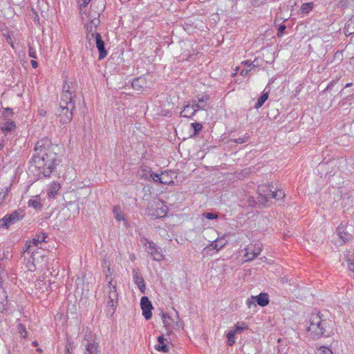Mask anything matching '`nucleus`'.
I'll use <instances>...</instances> for the list:
<instances>
[{
	"instance_id": "obj_49",
	"label": "nucleus",
	"mask_w": 354,
	"mask_h": 354,
	"mask_svg": "<svg viewBox=\"0 0 354 354\" xmlns=\"http://www.w3.org/2000/svg\"><path fill=\"white\" fill-rule=\"evenodd\" d=\"M99 22H100L99 19H95V20L92 21V24L95 26V29H96L97 26L99 24Z\"/></svg>"
},
{
	"instance_id": "obj_6",
	"label": "nucleus",
	"mask_w": 354,
	"mask_h": 354,
	"mask_svg": "<svg viewBox=\"0 0 354 354\" xmlns=\"http://www.w3.org/2000/svg\"><path fill=\"white\" fill-rule=\"evenodd\" d=\"M46 236L44 234L38 235L37 238L33 239L31 241L26 244V248L23 252L22 257L26 258V255L28 254L31 258L34 259L36 254L38 253V243L45 241Z\"/></svg>"
},
{
	"instance_id": "obj_25",
	"label": "nucleus",
	"mask_w": 354,
	"mask_h": 354,
	"mask_svg": "<svg viewBox=\"0 0 354 354\" xmlns=\"http://www.w3.org/2000/svg\"><path fill=\"white\" fill-rule=\"evenodd\" d=\"M354 33V15L350 18L346 23L344 27V34L346 36L351 35Z\"/></svg>"
},
{
	"instance_id": "obj_36",
	"label": "nucleus",
	"mask_w": 354,
	"mask_h": 354,
	"mask_svg": "<svg viewBox=\"0 0 354 354\" xmlns=\"http://www.w3.org/2000/svg\"><path fill=\"white\" fill-rule=\"evenodd\" d=\"M248 328V326L245 325V324L242 323L241 325L236 324L235 326V330H233V331H236V333H241L243 330Z\"/></svg>"
},
{
	"instance_id": "obj_55",
	"label": "nucleus",
	"mask_w": 354,
	"mask_h": 354,
	"mask_svg": "<svg viewBox=\"0 0 354 354\" xmlns=\"http://www.w3.org/2000/svg\"><path fill=\"white\" fill-rule=\"evenodd\" d=\"M33 345H34V346H37V345H38V344H37V342H33Z\"/></svg>"
},
{
	"instance_id": "obj_16",
	"label": "nucleus",
	"mask_w": 354,
	"mask_h": 354,
	"mask_svg": "<svg viewBox=\"0 0 354 354\" xmlns=\"http://www.w3.org/2000/svg\"><path fill=\"white\" fill-rule=\"evenodd\" d=\"M258 192L259 194V201L263 203L268 201V199H270L271 196L269 194H272L273 190H272L269 185H263L259 186Z\"/></svg>"
},
{
	"instance_id": "obj_28",
	"label": "nucleus",
	"mask_w": 354,
	"mask_h": 354,
	"mask_svg": "<svg viewBox=\"0 0 354 354\" xmlns=\"http://www.w3.org/2000/svg\"><path fill=\"white\" fill-rule=\"evenodd\" d=\"M113 213L115 218L118 221H123L124 222V223L126 224L124 214L119 206L113 207Z\"/></svg>"
},
{
	"instance_id": "obj_3",
	"label": "nucleus",
	"mask_w": 354,
	"mask_h": 354,
	"mask_svg": "<svg viewBox=\"0 0 354 354\" xmlns=\"http://www.w3.org/2000/svg\"><path fill=\"white\" fill-rule=\"evenodd\" d=\"M309 326L307 331L313 339L329 337L333 334V322L330 319H323L319 313H313L309 318Z\"/></svg>"
},
{
	"instance_id": "obj_18",
	"label": "nucleus",
	"mask_w": 354,
	"mask_h": 354,
	"mask_svg": "<svg viewBox=\"0 0 354 354\" xmlns=\"http://www.w3.org/2000/svg\"><path fill=\"white\" fill-rule=\"evenodd\" d=\"M167 343L168 341L164 337V336L160 335L158 337V343L155 346V349L165 353H168L169 347Z\"/></svg>"
},
{
	"instance_id": "obj_35",
	"label": "nucleus",
	"mask_w": 354,
	"mask_h": 354,
	"mask_svg": "<svg viewBox=\"0 0 354 354\" xmlns=\"http://www.w3.org/2000/svg\"><path fill=\"white\" fill-rule=\"evenodd\" d=\"M17 328H18L19 333L21 334V335L23 337H26L27 335V332H26V327L24 326V325H23L22 324H19L17 325Z\"/></svg>"
},
{
	"instance_id": "obj_33",
	"label": "nucleus",
	"mask_w": 354,
	"mask_h": 354,
	"mask_svg": "<svg viewBox=\"0 0 354 354\" xmlns=\"http://www.w3.org/2000/svg\"><path fill=\"white\" fill-rule=\"evenodd\" d=\"M245 65H248L250 67H251V68H256V67H258L259 66H260V63H259V59L257 58H255L253 62H252L251 63H249V61H245L243 62Z\"/></svg>"
},
{
	"instance_id": "obj_17",
	"label": "nucleus",
	"mask_w": 354,
	"mask_h": 354,
	"mask_svg": "<svg viewBox=\"0 0 354 354\" xmlns=\"http://www.w3.org/2000/svg\"><path fill=\"white\" fill-rule=\"evenodd\" d=\"M133 279L134 283L137 285L141 292L145 293L146 290L145 281L138 269L133 270Z\"/></svg>"
},
{
	"instance_id": "obj_2",
	"label": "nucleus",
	"mask_w": 354,
	"mask_h": 354,
	"mask_svg": "<svg viewBox=\"0 0 354 354\" xmlns=\"http://www.w3.org/2000/svg\"><path fill=\"white\" fill-rule=\"evenodd\" d=\"M72 85L66 82L63 86L62 93L58 109V118L59 122L64 124L71 122L73 118V110L75 109L73 102V91Z\"/></svg>"
},
{
	"instance_id": "obj_1",
	"label": "nucleus",
	"mask_w": 354,
	"mask_h": 354,
	"mask_svg": "<svg viewBox=\"0 0 354 354\" xmlns=\"http://www.w3.org/2000/svg\"><path fill=\"white\" fill-rule=\"evenodd\" d=\"M56 147L50 144L48 138L37 141L35 146V153L31 160L32 169H37L39 174L48 177L55 167Z\"/></svg>"
},
{
	"instance_id": "obj_14",
	"label": "nucleus",
	"mask_w": 354,
	"mask_h": 354,
	"mask_svg": "<svg viewBox=\"0 0 354 354\" xmlns=\"http://www.w3.org/2000/svg\"><path fill=\"white\" fill-rule=\"evenodd\" d=\"M84 340L86 341V343L85 344L86 349L84 354H101V351L99 350L98 343L91 338H88L86 333Z\"/></svg>"
},
{
	"instance_id": "obj_20",
	"label": "nucleus",
	"mask_w": 354,
	"mask_h": 354,
	"mask_svg": "<svg viewBox=\"0 0 354 354\" xmlns=\"http://www.w3.org/2000/svg\"><path fill=\"white\" fill-rule=\"evenodd\" d=\"M227 243V241L224 236L217 239L216 241H212L209 245L208 248H212L216 251L220 250Z\"/></svg>"
},
{
	"instance_id": "obj_11",
	"label": "nucleus",
	"mask_w": 354,
	"mask_h": 354,
	"mask_svg": "<svg viewBox=\"0 0 354 354\" xmlns=\"http://www.w3.org/2000/svg\"><path fill=\"white\" fill-rule=\"evenodd\" d=\"M337 239L335 240V243L337 245H342L352 239V235L346 231V228L340 225L336 230Z\"/></svg>"
},
{
	"instance_id": "obj_30",
	"label": "nucleus",
	"mask_w": 354,
	"mask_h": 354,
	"mask_svg": "<svg viewBox=\"0 0 354 354\" xmlns=\"http://www.w3.org/2000/svg\"><path fill=\"white\" fill-rule=\"evenodd\" d=\"M269 194L271 196L270 198H275L277 200L283 199L286 196L284 192L281 189H277L276 191H273L272 194L270 193Z\"/></svg>"
},
{
	"instance_id": "obj_47",
	"label": "nucleus",
	"mask_w": 354,
	"mask_h": 354,
	"mask_svg": "<svg viewBox=\"0 0 354 354\" xmlns=\"http://www.w3.org/2000/svg\"><path fill=\"white\" fill-rule=\"evenodd\" d=\"M139 82H140V79H136L134 80L133 82H132V86L133 88H136V86H139Z\"/></svg>"
},
{
	"instance_id": "obj_40",
	"label": "nucleus",
	"mask_w": 354,
	"mask_h": 354,
	"mask_svg": "<svg viewBox=\"0 0 354 354\" xmlns=\"http://www.w3.org/2000/svg\"><path fill=\"white\" fill-rule=\"evenodd\" d=\"M28 48V55L34 59H37V53L36 50L31 46L29 45Z\"/></svg>"
},
{
	"instance_id": "obj_56",
	"label": "nucleus",
	"mask_w": 354,
	"mask_h": 354,
	"mask_svg": "<svg viewBox=\"0 0 354 354\" xmlns=\"http://www.w3.org/2000/svg\"><path fill=\"white\" fill-rule=\"evenodd\" d=\"M277 23H278V21H277V19H275V20H274V24H276Z\"/></svg>"
},
{
	"instance_id": "obj_23",
	"label": "nucleus",
	"mask_w": 354,
	"mask_h": 354,
	"mask_svg": "<svg viewBox=\"0 0 354 354\" xmlns=\"http://www.w3.org/2000/svg\"><path fill=\"white\" fill-rule=\"evenodd\" d=\"M15 127V124L12 120H7L1 126V130L5 135H7L9 132L14 130Z\"/></svg>"
},
{
	"instance_id": "obj_52",
	"label": "nucleus",
	"mask_w": 354,
	"mask_h": 354,
	"mask_svg": "<svg viewBox=\"0 0 354 354\" xmlns=\"http://www.w3.org/2000/svg\"><path fill=\"white\" fill-rule=\"evenodd\" d=\"M4 146V141L3 140L1 142H0V151L3 149Z\"/></svg>"
},
{
	"instance_id": "obj_19",
	"label": "nucleus",
	"mask_w": 354,
	"mask_h": 354,
	"mask_svg": "<svg viewBox=\"0 0 354 354\" xmlns=\"http://www.w3.org/2000/svg\"><path fill=\"white\" fill-rule=\"evenodd\" d=\"M252 299H254L258 305L261 306H266L269 304V296L267 293L261 292L256 297H252Z\"/></svg>"
},
{
	"instance_id": "obj_24",
	"label": "nucleus",
	"mask_w": 354,
	"mask_h": 354,
	"mask_svg": "<svg viewBox=\"0 0 354 354\" xmlns=\"http://www.w3.org/2000/svg\"><path fill=\"white\" fill-rule=\"evenodd\" d=\"M28 206L32 207L34 209L37 210H40L42 208V204L41 202V198L39 196H35L32 197L28 203Z\"/></svg>"
},
{
	"instance_id": "obj_51",
	"label": "nucleus",
	"mask_w": 354,
	"mask_h": 354,
	"mask_svg": "<svg viewBox=\"0 0 354 354\" xmlns=\"http://www.w3.org/2000/svg\"><path fill=\"white\" fill-rule=\"evenodd\" d=\"M6 40H7L8 43H9L11 45V46L12 48H14V45H13V43L12 41V39H11V37L10 36H8Z\"/></svg>"
},
{
	"instance_id": "obj_44",
	"label": "nucleus",
	"mask_w": 354,
	"mask_h": 354,
	"mask_svg": "<svg viewBox=\"0 0 354 354\" xmlns=\"http://www.w3.org/2000/svg\"><path fill=\"white\" fill-rule=\"evenodd\" d=\"M348 269L354 272V261H352L351 260H348Z\"/></svg>"
},
{
	"instance_id": "obj_22",
	"label": "nucleus",
	"mask_w": 354,
	"mask_h": 354,
	"mask_svg": "<svg viewBox=\"0 0 354 354\" xmlns=\"http://www.w3.org/2000/svg\"><path fill=\"white\" fill-rule=\"evenodd\" d=\"M207 100H209L208 96L205 95V96H203L201 98H199L197 102L196 100L193 101L192 105L194 109H196V111L198 109H205V107L207 106L206 102Z\"/></svg>"
},
{
	"instance_id": "obj_54",
	"label": "nucleus",
	"mask_w": 354,
	"mask_h": 354,
	"mask_svg": "<svg viewBox=\"0 0 354 354\" xmlns=\"http://www.w3.org/2000/svg\"><path fill=\"white\" fill-rule=\"evenodd\" d=\"M351 84H352L351 83H348V84H347L346 85V86H345V87H348V86H350Z\"/></svg>"
},
{
	"instance_id": "obj_43",
	"label": "nucleus",
	"mask_w": 354,
	"mask_h": 354,
	"mask_svg": "<svg viewBox=\"0 0 354 354\" xmlns=\"http://www.w3.org/2000/svg\"><path fill=\"white\" fill-rule=\"evenodd\" d=\"M91 1V0H78L80 9L82 10L83 8L86 7Z\"/></svg>"
},
{
	"instance_id": "obj_7",
	"label": "nucleus",
	"mask_w": 354,
	"mask_h": 354,
	"mask_svg": "<svg viewBox=\"0 0 354 354\" xmlns=\"http://www.w3.org/2000/svg\"><path fill=\"white\" fill-rule=\"evenodd\" d=\"M162 319L165 327L167 334H170L172 330H180L182 327L181 324L179 322V316L176 313L175 317H172L171 315L167 313H162Z\"/></svg>"
},
{
	"instance_id": "obj_13",
	"label": "nucleus",
	"mask_w": 354,
	"mask_h": 354,
	"mask_svg": "<svg viewBox=\"0 0 354 354\" xmlns=\"http://www.w3.org/2000/svg\"><path fill=\"white\" fill-rule=\"evenodd\" d=\"M86 30L87 34L86 36V39L88 43V46H86V48H91V49L93 48L94 45L96 44L97 39H101L102 36L100 33L96 32V30H93V25H86Z\"/></svg>"
},
{
	"instance_id": "obj_39",
	"label": "nucleus",
	"mask_w": 354,
	"mask_h": 354,
	"mask_svg": "<svg viewBox=\"0 0 354 354\" xmlns=\"http://www.w3.org/2000/svg\"><path fill=\"white\" fill-rule=\"evenodd\" d=\"M204 217H205L207 219L212 220L216 219L218 218V214L212 212H206L203 214Z\"/></svg>"
},
{
	"instance_id": "obj_57",
	"label": "nucleus",
	"mask_w": 354,
	"mask_h": 354,
	"mask_svg": "<svg viewBox=\"0 0 354 354\" xmlns=\"http://www.w3.org/2000/svg\"><path fill=\"white\" fill-rule=\"evenodd\" d=\"M66 351H67V353H69V348H66ZM67 354H69V353H67Z\"/></svg>"
},
{
	"instance_id": "obj_8",
	"label": "nucleus",
	"mask_w": 354,
	"mask_h": 354,
	"mask_svg": "<svg viewBox=\"0 0 354 354\" xmlns=\"http://www.w3.org/2000/svg\"><path fill=\"white\" fill-rule=\"evenodd\" d=\"M174 176L176 178L175 173L171 171H165L160 174L150 173L149 178H151L155 183H160L163 185L174 184Z\"/></svg>"
},
{
	"instance_id": "obj_15",
	"label": "nucleus",
	"mask_w": 354,
	"mask_h": 354,
	"mask_svg": "<svg viewBox=\"0 0 354 354\" xmlns=\"http://www.w3.org/2000/svg\"><path fill=\"white\" fill-rule=\"evenodd\" d=\"M140 306L142 310V315L146 319H149L151 317V310L153 308L152 304L147 297H142L140 300Z\"/></svg>"
},
{
	"instance_id": "obj_42",
	"label": "nucleus",
	"mask_w": 354,
	"mask_h": 354,
	"mask_svg": "<svg viewBox=\"0 0 354 354\" xmlns=\"http://www.w3.org/2000/svg\"><path fill=\"white\" fill-rule=\"evenodd\" d=\"M32 261H28L26 268L28 269V270L33 272L35 270V266L34 264L35 258L34 259L32 258Z\"/></svg>"
},
{
	"instance_id": "obj_45",
	"label": "nucleus",
	"mask_w": 354,
	"mask_h": 354,
	"mask_svg": "<svg viewBox=\"0 0 354 354\" xmlns=\"http://www.w3.org/2000/svg\"><path fill=\"white\" fill-rule=\"evenodd\" d=\"M255 302L256 301H255L254 299H248L247 300V305H248V308H250L252 306H256Z\"/></svg>"
},
{
	"instance_id": "obj_27",
	"label": "nucleus",
	"mask_w": 354,
	"mask_h": 354,
	"mask_svg": "<svg viewBox=\"0 0 354 354\" xmlns=\"http://www.w3.org/2000/svg\"><path fill=\"white\" fill-rule=\"evenodd\" d=\"M60 189L59 183L57 182L53 183L48 187L47 194L49 197L53 198Z\"/></svg>"
},
{
	"instance_id": "obj_34",
	"label": "nucleus",
	"mask_w": 354,
	"mask_h": 354,
	"mask_svg": "<svg viewBox=\"0 0 354 354\" xmlns=\"http://www.w3.org/2000/svg\"><path fill=\"white\" fill-rule=\"evenodd\" d=\"M317 354H333L332 351L326 346H321L317 351Z\"/></svg>"
},
{
	"instance_id": "obj_38",
	"label": "nucleus",
	"mask_w": 354,
	"mask_h": 354,
	"mask_svg": "<svg viewBox=\"0 0 354 354\" xmlns=\"http://www.w3.org/2000/svg\"><path fill=\"white\" fill-rule=\"evenodd\" d=\"M249 139V136L245 133L242 138H239L237 139H235L234 140V142L236 143H239V144H242V143H245Z\"/></svg>"
},
{
	"instance_id": "obj_50",
	"label": "nucleus",
	"mask_w": 354,
	"mask_h": 354,
	"mask_svg": "<svg viewBox=\"0 0 354 354\" xmlns=\"http://www.w3.org/2000/svg\"><path fill=\"white\" fill-rule=\"evenodd\" d=\"M250 71H251V68H250V69H249V70H245V69H243V70L241 71V73H241V75H246L248 73V72H249Z\"/></svg>"
},
{
	"instance_id": "obj_48",
	"label": "nucleus",
	"mask_w": 354,
	"mask_h": 354,
	"mask_svg": "<svg viewBox=\"0 0 354 354\" xmlns=\"http://www.w3.org/2000/svg\"><path fill=\"white\" fill-rule=\"evenodd\" d=\"M30 63H31L32 66L34 68H37V66H38V63H37L35 60H32Z\"/></svg>"
},
{
	"instance_id": "obj_10",
	"label": "nucleus",
	"mask_w": 354,
	"mask_h": 354,
	"mask_svg": "<svg viewBox=\"0 0 354 354\" xmlns=\"http://www.w3.org/2000/svg\"><path fill=\"white\" fill-rule=\"evenodd\" d=\"M146 250L151 256L153 257V259L156 261H160L164 259V255L162 253L161 248L158 247L156 244L152 241L148 240L145 241Z\"/></svg>"
},
{
	"instance_id": "obj_41",
	"label": "nucleus",
	"mask_w": 354,
	"mask_h": 354,
	"mask_svg": "<svg viewBox=\"0 0 354 354\" xmlns=\"http://www.w3.org/2000/svg\"><path fill=\"white\" fill-rule=\"evenodd\" d=\"M286 29V26L285 24H281L278 28L277 36L279 37H282Z\"/></svg>"
},
{
	"instance_id": "obj_37",
	"label": "nucleus",
	"mask_w": 354,
	"mask_h": 354,
	"mask_svg": "<svg viewBox=\"0 0 354 354\" xmlns=\"http://www.w3.org/2000/svg\"><path fill=\"white\" fill-rule=\"evenodd\" d=\"M192 127L194 131V133L196 134L202 129V124L198 122L192 123Z\"/></svg>"
},
{
	"instance_id": "obj_53",
	"label": "nucleus",
	"mask_w": 354,
	"mask_h": 354,
	"mask_svg": "<svg viewBox=\"0 0 354 354\" xmlns=\"http://www.w3.org/2000/svg\"><path fill=\"white\" fill-rule=\"evenodd\" d=\"M266 0H254V1L257 2V3H258V2L263 3Z\"/></svg>"
},
{
	"instance_id": "obj_21",
	"label": "nucleus",
	"mask_w": 354,
	"mask_h": 354,
	"mask_svg": "<svg viewBox=\"0 0 354 354\" xmlns=\"http://www.w3.org/2000/svg\"><path fill=\"white\" fill-rule=\"evenodd\" d=\"M95 46L99 52V59H104L107 55V51L104 48V42L102 38L97 39Z\"/></svg>"
},
{
	"instance_id": "obj_26",
	"label": "nucleus",
	"mask_w": 354,
	"mask_h": 354,
	"mask_svg": "<svg viewBox=\"0 0 354 354\" xmlns=\"http://www.w3.org/2000/svg\"><path fill=\"white\" fill-rule=\"evenodd\" d=\"M196 112V109H194L192 105L187 104L181 111L180 115L185 118H191L195 115Z\"/></svg>"
},
{
	"instance_id": "obj_4",
	"label": "nucleus",
	"mask_w": 354,
	"mask_h": 354,
	"mask_svg": "<svg viewBox=\"0 0 354 354\" xmlns=\"http://www.w3.org/2000/svg\"><path fill=\"white\" fill-rule=\"evenodd\" d=\"M104 302L106 304V312L108 314L113 315L118 306V295L116 290L115 285L109 281L104 287Z\"/></svg>"
},
{
	"instance_id": "obj_29",
	"label": "nucleus",
	"mask_w": 354,
	"mask_h": 354,
	"mask_svg": "<svg viewBox=\"0 0 354 354\" xmlns=\"http://www.w3.org/2000/svg\"><path fill=\"white\" fill-rule=\"evenodd\" d=\"M268 93H263L257 100V102L254 106V108L258 109L260 107L263 106L264 102L268 100Z\"/></svg>"
},
{
	"instance_id": "obj_31",
	"label": "nucleus",
	"mask_w": 354,
	"mask_h": 354,
	"mask_svg": "<svg viewBox=\"0 0 354 354\" xmlns=\"http://www.w3.org/2000/svg\"><path fill=\"white\" fill-rule=\"evenodd\" d=\"M313 8V3H305L301 7V10L304 14H308Z\"/></svg>"
},
{
	"instance_id": "obj_5",
	"label": "nucleus",
	"mask_w": 354,
	"mask_h": 354,
	"mask_svg": "<svg viewBox=\"0 0 354 354\" xmlns=\"http://www.w3.org/2000/svg\"><path fill=\"white\" fill-rule=\"evenodd\" d=\"M24 216V211L20 209L10 214H6L3 218L0 219V227L7 229L16 222L21 221Z\"/></svg>"
},
{
	"instance_id": "obj_46",
	"label": "nucleus",
	"mask_w": 354,
	"mask_h": 354,
	"mask_svg": "<svg viewBox=\"0 0 354 354\" xmlns=\"http://www.w3.org/2000/svg\"><path fill=\"white\" fill-rule=\"evenodd\" d=\"M3 113L5 115H9L12 114V109L10 108H6L3 110Z\"/></svg>"
},
{
	"instance_id": "obj_12",
	"label": "nucleus",
	"mask_w": 354,
	"mask_h": 354,
	"mask_svg": "<svg viewBox=\"0 0 354 354\" xmlns=\"http://www.w3.org/2000/svg\"><path fill=\"white\" fill-rule=\"evenodd\" d=\"M263 245L261 243H256L254 245H248L245 249L244 254L247 261L254 260L262 251Z\"/></svg>"
},
{
	"instance_id": "obj_9",
	"label": "nucleus",
	"mask_w": 354,
	"mask_h": 354,
	"mask_svg": "<svg viewBox=\"0 0 354 354\" xmlns=\"http://www.w3.org/2000/svg\"><path fill=\"white\" fill-rule=\"evenodd\" d=\"M167 212L168 208L167 205L162 201H158L149 209V215L151 218L156 219L165 216Z\"/></svg>"
},
{
	"instance_id": "obj_32",
	"label": "nucleus",
	"mask_w": 354,
	"mask_h": 354,
	"mask_svg": "<svg viewBox=\"0 0 354 354\" xmlns=\"http://www.w3.org/2000/svg\"><path fill=\"white\" fill-rule=\"evenodd\" d=\"M235 334H236V331H233V330H230V331H229L227 333V344L229 346H232L234 344V342H235V339H234Z\"/></svg>"
}]
</instances>
